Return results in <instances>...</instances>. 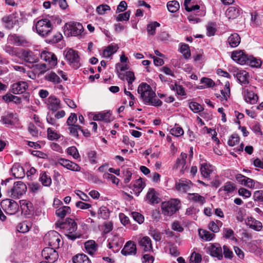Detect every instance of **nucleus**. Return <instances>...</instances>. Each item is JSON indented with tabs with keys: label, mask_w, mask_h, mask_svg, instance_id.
Here are the masks:
<instances>
[{
	"label": "nucleus",
	"mask_w": 263,
	"mask_h": 263,
	"mask_svg": "<svg viewBox=\"0 0 263 263\" xmlns=\"http://www.w3.org/2000/svg\"><path fill=\"white\" fill-rule=\"evenodd\" d=\"M137 91L144 104L151 105L155 107L161 106L162 105V102L160 100L156 99L155 92L147 83H141L138 86Z\"/></svg>",
	"instance_id": "obj_1"
},
{
	"label": "nucleus",
	"mask_w": 263,
	"mask_h": 263,
	"mask_svg": "<svg viewBox=\"0 0 263 263\" xmlns=\"http://www.w3.org/2000/svg\"><path fill=\"white\" fill-rule=\"evenodd\" d=\"M84 31L83 26L80 23L70 22L66 23L64 26V34L67 36L81 37Z\"/></svg>",
	"instance_id": "obj_2"
},
{
	"label": "nucleus",
	"mask_w": 263,
	"mask_h": 263,
	"mask_svg": "<svg viewBox=\"0 0 263 263\" xmlns=\"http://www.w3.org/2000/svg\"><path fill=\"white\" fill-rule=\"evenodd\" d=\"M180 201L177 199H171L161 204L162 213L167 216H171L180 208Z\"/></svg>",
	"instance_id": "obj_3"
},
{
	"label": "nucleus",
	"mask_w": 263,
	"mask_h": 263,
	"mask_svg": "<svg viewBox=\"0 0 263 263\" xmlns=\"http://www.w3.org/2000/svg\"><path fill=\"white\" fill-rule=\"evenodd\" d=\"M56 226L61 229H66L69 233L66 235L69 239L74 240L77 238L75 234H72L77 229V224L73 219L67 218L64 222L58 221L56 223Z\"/></svg>",
	"instance_id": "obj_4"
},
{
	"label": "nucleus",
	"mask_w": 263,
	"mask_h": 263,
	"mask_svg": "<svg viewBox=\"0 0 263 263\" xmlns=\"http://www.w3.org/2000/svg\"><path fill=\"white\" fill-rule=\"evenodd\" d=\"M35 27L38 34L44 37L48 36L53 28L50 20L47 18H43L38 21Z\"/></svg>",
	"instance_id": "obj_5"
},
{
	"label": "nucleus",
	"mask_w": 263,
	"mask_h": 263,
	"mask_svg": "<svg viewBox=\"0 0 263 263\" xmlns=\"http://www.w3.org/2000/svg\"><path fill=\"white\" fill-rule=\"evenodd\" d=\"M1 206L4 212L9 215L15 214L19 209V205L12 199H6L2 200Z\"/></svg>",
	"instance_id": "obj_6"
},
{
	"label": "nucleus",
	"mask_w": 263,
	"mask_h": 263,
	"mask_svg": "<svg viewBox=\"0 0 263 263\" xmlns=\"http://www.w3.org/2000/svg\"><path fill=\"white\" fill-rule=\"evenodd\" d=\"M65 56L69 64L73 68L77 69L81 66L80 58L78 51L69 49L65 52Z\"/></svg>",
	"instance_id": "obj_7"
},
{
	"label": "nucleus",
	"mask_w": 263,
	"mask_h": 263,
	"mask_svg": "<svg viewBox=\"0 0 263 263\" xmlns=\"http://www.w3.org/2000/svg\"><path fill=\"white\" fill-rule=\"evenodd\" d=\"M27 186L22 181L15 182L13 186L8 191L10 193V196L14 198H20L25 194L27 191Z\"/></svg>",
	"instance_id": "obj_8"
},
{
	"label": "nucleus",
	"mask_w": 263,
	"mask_h": 263,
	"mask_svg": "<svg viewBox=\"0 0 263 263\" xmlns=\"http://www.w3.org/2000/svg\"><path fill=\"white\" fill-rule=\"evenodd\" d=\"M44 239L46 242L48 243L49 246L53 248L59 247V243L61 241L59 233L54 231H50L46 234Z\"/></svg>",
	"instance_id": "obj_9"
},
{
	"label": "nucleus",
	"mask_w": 263,
	"mask_h": 263,
	"mask_svg": "<svg viewBox=\"0 0 263 263\" xmlns=\"http://www.w3.org/2000/svg\"><path fill=\"white\" fill-rule=\"evenodd\" d=\"M8 40L12 43L18 46L27 47L31 44L29 41L25 36L19 35L15 33L9 35Z\"/></svg>",
	"instance_id": "obj_10"
},
{
	"label": "nucleus",
	"mask_w": 263,
	"mask_h": 263,
	"mask_svg": "<svg viewBox=\"0 0 263 263\" xmlns=\"http://www.w3.org/2000/svg\"><path fill=\"white\" fill-rule=\"evenodd\" d=\"M250 55L246 54L243 50L235 51L232 53V59L240 65L248 63Z\"/></svg>",
	"instance_id": "obj_11"
},
{
	"label": "nucleus",
	"mask_w": 263,
	"mask_h": 263,
	"mask_svg": "<svg viewBox=\"0 0 263 263\" xmlns=\"http://www.w3.org/2000/svg\"><path fill=\"white\" fill-rule=\"evenodd\" d=\"M42 256L48 261L51 263L54 262L58 258V252L53 248H45L42 252Z\"/></svg>",
	"instance_id": "obj_12"
},
{
	"label": "nucleus",
	"mask_w": 263,
	"mask_h": 263,
	"mask_svg": "<svg viewBox=\"0 0 263 263\" xmlns=\"http://www.w3.org/2000/svg\"><path fill=\"white\" fill-rule=\"evenodd\" d=\"M29 85L25 81H18L11 85V92L15 95L24 93L28 88Z\"/></svg>",
	"instance_id": "obj_13"
},
{
	"label": "nucleus",
	"mask_w": 263,
	"mask_h": 263,
	"mask_svg": "<svg viewBox=\"0 0 263 263\" xmlns=\"http://www.w3.org/2000/svg\"><path fill=\"white\" fill-rule=\"evenodd\" d=\"M41 59L47 62L50 68L57 64L58 60L56 55L52 52L43 51L40 54Z\"/></svg>",
	"instance_id": "obj_14"
},
{
	"label": "nucleus",
	"mask_w": 263,
	"mask_h": 263,
	"mask_svg": "<svg viewBox=\"0 0 263 263\" xmlns=\"http://www.w3.org/2000/svg\"><path fill=\"white\" fill-rule=\"evenodd\" d=\"M208 249L212 257H216L219 260L223 259L222 248L219 243H212L208 248Z\"/></svg>",
	"instance_id": "obj_15"
},
{
	"label": "nucleus",
	"mask_w": 263,
	"mask_h": 263,
	"mask_svg": "<svg viewBox=\"0 0 263 263\" xmlns=\"http://www.w3.org/2000/svg\"><path fill=\"white\" fill-rule=\"evenodd\" d=\"M2 21L5 25V27L8 29H12L18 23V20L14 13L4 16Z\"/></svg>",
	"instance_id": "obj_16"
},
{
	"label": "nucleus",
	"mask_w": 263,
	"mask_h": 263,
	"mask_svg": "<svg viewBox=\"0 0 263 263\" xmlns=\"http://www.w3.org/2000/svg\"><path fill=\"white\" fill-rule=\"evenodd\" d=\"M48 108L53 112L57 111L61 108V101L54 96H50L46 102Z\"/></svg>",
	"instance_id": "obj_17"
},
{
	"label": "nucleus",
	"mask_w": 263,
	"mask_h": 263,
	"mask_svg": "<svg viewBox=\"0 0 263 263\" xmlns=\"http://www.w3.org/2000/svg\"><path fill=\"white\" fill-rule=\"evenodd\" d=\"M17 121V118L12 112H6L1 117V122L6 126L13 125Z\"/></svg>",
	"instance_id": "obj_18"
},
{
	"label": "nucleus",
	"mask_w": 263,
	"mask_h": 263,
	"mask_svg": "<svg viewBox=\"0 0 263 263\" xmlns=\"http://www.w3.org/2000/svg\"><path fill=\"white\" fill-rule=\"evenodd\" d=\"M140 248L145 252H150L152 251V244L151 238L148 236L141 238L139 240Z\"/></svg>",
	"instance_id": "obj_19"
},
{
	"label": "nucleus",
	"mask_w": 263,
	"mask_h": 263,
	"mask_svg": "<svg viewBox=\"0 0 263 263\" xmlns=\"http://www.w3.org/2000/svg\"><path fill=\"white\" fill-rule=\"evenodd\" d=\"M243 97L246 102L251 104H255L258 100L257 95L248 89H245Z\"/></svg>",
	"instance_id": "obj_20"
},
{
	"label": "nucleus",
	"mask_w": 263,
	"mask_h": 263,
	"mask_svg": "<svg viewBox=\"0 0 263 263\" xmlns=\"http://www.w3.org/2000/svg\"><path fill=\"white\" fill-rule=\"evenodd\" d=\"M187 158V154L186 153H181L180 157L177 158L176 163L174 165V168H180V172L183 174L185 170L186 169V159Z\"/></svg>",
	"instance_id": "obj_21"
},
{
	"label": "nucleus",
	"mask_w": 263,
	"mask_h": 263,
	"mask_svg": "<svg viewBox=\"0 0 263 263\" xmlns=\"http://www.w3.org/2000/svg\"><path fill=\"white\" fill-rule=\"evenodd\" d=\"M136 252V246L132 241H127L121 251L122 254L125 256L135 255Z\"/></svg>",
	"instance_id": "obj_22"
},
{
	"label": "nucleus",
	"mask_w": 263,
	"mask_h": 263,
	"mask_svg": "<svg viewBox=\"0 0 263 263\" xmlns=\"http://www.w3.org/2000/svg\"><path fill=\"white\" fill-rule=\"evenodd\" d=\"M238 81L242 85H246L249 84V74L245 70H240L235 74Z\"/></svg>",
	"instance_id": "obj_23"
},
{
	"label": "nucleus",
	"mask_w": 263,
	"mask_h": 263,
	"mask_svg": "<svg viewBox=\"0 0 263 263\" xmlns=\"http://www.w3.org/2000/svg\"><path fill=\"white\" fill-rule=\"evenodd\" d=\"M24 60L28 63H34L38 62V57L30 50H24L22 53Z\"/></svg>",
	"instance_id": "obj_24"
},
{
	"label": "nucleus",
	"mask_w": 263,
	"mask_h": 263,
	"mask_svg": "<svg viewBox=\"0 0 263 263\" xmlns=\"http://www.w3.org/2000/svg\"><path fill=\"white\" fill-rule=\"evenodd\" d=\"M246 223L249 228L256 231H260L262 228V223L252 217L248 218Z\"/></svg>",
	"instance_id": "obj_25"
},
{
	"label": "nucleus",
	"mask_w": 263,
	"mask_h": 263,
	"mask_svg": "<svg viewBox=\"0 0 263 263\" xmlns=\"http://www.w3.org/2000/svg\"><path fill=\"white\" fill-rule=\"evenodd\" d=\"M240 41L241 38L239 34L237 33H234L229 36L227 40V43L231 47L235 48L239 45Z\"/></svg>",
	"instance_id": "obj_26"
},
{
	"label": "nucleus",
	"mask_w": 263,
	"mask_h": 263,
	"mask_svg": "<svg viewBox=\"0 0 263 263\" xmlns=\"http://www.w3.org/2000/svg\"><path fill=\"white\" fill-rule=\"evenodd\" d=\"M188 199L192 202L202 205L205 202V198L198 193H189Z\"/></svg>",
	"instance_id": "obj_27"
},
{
	"label": "nucleus",
	"mask_w": 263,
	"mask_h": 263,
	"mask_svg": "<svg viewBox=\"0 0 263 263\" xmlns=\"http://www.w3.org/2000/svg\"><path fill=\"white\" fill-rule=\"evenodd\" d=\"M13 176L16 178H21L25 176V172L23 167L18 164H15L11 168Z\"/></svg>",
	"instance_id": "obj_28"
},
{
	"label": "nucleus",
	"mask_w": 263,
	"mask_h": 263,
	"mask_svg": "<svg viewBox=\"0 0 263 263\" xmlns=\"http://www.w3.org/2000/svg\"><path fill=\"white\" fill-rule=\"evenodd\" d=\"M236 189V187L234 183L230 181H227L219 189V192L224 191L226 194L229 195L235 191Z\"/></svg>",
	"instance_id": "obj_29"
},
{
	"label": "nucleus",
	"mask_w": 263,
	"mask_h": 263,
	"mask_svg": "<svg viewBox=\"0 0 263 263\" xmlns=\"http://www.w3.org/2000/svg\"><path fill=\"white\" fill-rule=\"evenodd\" d=\"M192 183L191 181H181L176 184V188L177 191L183 193H186L191 187Z\"/></svg>",
	"instance_id": "obj_30"
},
{
	"label": "nucleus",
	"mask_w": 263,
	"mask_h": 263,
	"mask_svg": "<svg viewBox=\"0 0 263 263\" xmlns=\"http://www.w3.org/2000/svg\"><path fill=\"white\" fill-rule=\"evenodd\" d=\"M119 47L117 44H111L103 50V56L105 58H109L116 53Z\"/></svg>",
	"instance_id": "obj_31"
},
{
	"label": "nucleus",
	"mask_w": 263,
	"mask_h": 263,
	"mask_svg": "<svg viewBox=\"0 0 263 263\" xmlns=\"http://www.w3.org/2000/svg\"><path fill=\"white\" fill-rule=\"evenodd\" d=\"M110 211L105 206L100 207L98 210L97 217L98 219L106 220L109 217Z\"/></svg>",
	"instance_id": "obj_32"
},
{
	"label": "nucleus",
	"mask_w": 263,
	"mask_h": 263,
	"mask_svg": "<svg viewBox=\"0 0 263 263\" xmlns=\"http://www.w3.org/2000/svg\"><path fill=\"white\" fill-rule=\"evenodd\" d=\"M71 213V209L68 206H63L55 211V215L60 218L63 219L68 214Z\"/></svg>",
	"instance_id": "obj_33"
},
{
	"label": "nucleus",
	"mask_w": 263,
	"mask_h": 263,
	"mask_svg": "<svg viewBox=\"0 0 263 263\" xmlns=\"http://www.w3.org/2000/svg\"><path fill=\"white\" fill-rule=\"evenodd\" d=\"M200 170L201 175L205 178H209L213 171L212 166L206 163L201 164Z\"/></svg>",
	"instance_id": "obj_34"
},
{
	"label": "nucleus",
	"mask_w": 263,
	"mask_h": 263,
	"mask_svg": "<svg viewBox=\"0 0 263 263\" xmlns=\"http://www.w3.org/2000/svg\"><path fill=\"white\" fill-rule=\"evenodd\" d=\"M146 198L151 204L158 203L159 198L156 196L154 189H150L146 194Z\"/></svg>",
	"instance_id": "obj_35"
},
{
	"label": "nucleus",
	"mask_w": 263,
	"mask_h": 263,
	"mask_svg": "<svg viewBox=\"0 0 263 263\" xmlns=\"http://www.w3.org/2000/svg\"><path fill=\"white\" fill-rule=\"evenodd\" d=\"M85 248L89 254L92 255L97 250V245L95 241L89 240L85 243Z\"/></svg>",
	"instance_id": "obj_36"
},
{
	"label": "nucleus",
	"mask_w": 263,
	"mask_h": 263,
	"mask_svg": "<svg viewBox=\"0 0 263 263\" xmlns=\"http://www.w3.org/2000/svg\"><path fill=\"white\" fill-rule=\"evenodd\" d=\"M93 120L97 121H103L105 122H110L111 120V114L108 112L99 113L93 117Z\"/></svg>",
	"instance_id": "obj_37"
},
{
	"label": "nucleus",
	"mask_w": 263,
	"mask_h": 263,
	"mask_svg": "<svg viewBox=\"0 0 263 263\" xmlns=\"http://www.w3.org/2000/svg\"><path fill=\"white\" fill-rule=\"evenodd\" d=\"M39 180L45 186H49L52 182L50 177L45 172L41 173Z\"/></svg>",
	"instance_id": "obj_38"
},
{
	"label": "nucleus",
	"mask_w": 263,
	"mask_h": 263,
	"mask_svg": "<svg viewBox=\"0 0 263 263\" xmlns=\"http://www.w3.org/2000/svg\"><path fill=\"white\" fill-rule=\"evenodd\" d=\"M73 263H90L87 256L85 254H78L74 256L72 258Z\"/></svg>",
	"instance_id": "obj_39"
},
{
	"label": "nucleus",
	"mask_w": 263,
	"mask_h": 263,
	"mask_svg": "<svg viewBox=\"0 0 263 263\" xmlns=\"http://www.w3.org/2000/svg\"><path fill=\"white\" fill-rule=\"evenodd\" d=\"M45 79L54 84H58L61 82L60 78L54 72H51L47 74L45 76Z\"/></svg>",
	"instance_id": "obj_40"
},
{
	"label": "nucleus",
	"mask_w": 263,
	"mask_h": 263,
	"mask_svg": "<svg viewBox=\"0 0 263 263\" xmlns=\"http://www.w3.org/2000/svg\"><path fill=\"white\" fill-rule=\"evenodd\" d=\"M160 26L157 22H152L147 26L146 30L148 35H154L156 33V29Z\"/></svg>",
	"instance_id": "obj_41"
},
{
	"label": "nucleus",
	"mask_w": 263,
	"mask_h": 263,
	"mask_svg": "<svg viewBox=\"0 0 263 263\" xmlns=\"http://www.w3.org/2000/svg\"><path fill=\"white\" fill-rule=\"evenodd\" d=\"M199 235L202 239L206 241H210L212 240L215 236V235L213 233H211L204 230H199Z\"/></svg>",
	"instance_id": "obj_42"
},
{
	"label": "nucleus",
	"mask_w": 263,
	"mask_h": 263,
	"mask_svg": "<svg viewBox=\"0 0 263 263\" xmlns=\"http://www.w3.org/2000/svg\"><path fill=\"white\" fill-rule=\"evenodd\" d=\"M20 206L23 211H28L31 212L33 210L32 203L26 200H21L20 201Z\"/></svg>",
	"instance_id": "obj_43"
},
{
	"label": "nucleus",
	"mask_w": 263,
	"mask_h": 263,
	"mask_svg": "<svg viewBox=\"0 0 263 263\" xmlns=\"http://www.w3.org/2000/svg\"><path fill=\"white\" fill-rule=\"evenodd\" d=\"M167 7L170 12L175 13L179 10L180 5L177 1L174 0L168 2L167 4Z\"/></svg>",
	"instance_id": "obj_44"
},
{
	"label": "nucleus",
	"mask_w": 263,
	"mask_h": 263,
	"mask_svg": "<svg viewBox=\"0 0 263 263\" xmlns=\"http://www.w3.org/2000/svg\"><path fill=\"white\" fill-rule=\"evenodd\" d=\"M133 186L137 195L138 196L139 193L142 192V190L144 187V184L141 178H139L135 181Z\"/></svg>",
	"instance_id": "obj_45"
},
{
	"label": "nucleus",
	"mask_w": 263,
	"mask_h": 263,
	"mask_svg": "<svg viewBox=\"0 0 263 263\" xmlns=\"http://www.w3.org/2000/svg\"><path fill=\"white\" fill-rule=\"evenodd\" d=\"M180 52L183 54L184 58L188 59L191 57V52L189 46L187 44H182L180 47Z\"/></svg>",
	"instance_id": "obj_46"
},
{
	"label": "nucleus",
	"mask_w": 263,
	"mask_h": 263,
	"mask_svg": "<svg viewBox=\"0 0 263 263\" xmlns=\"http://www.w3.org/2000/svg\"><path fill=\"white\" fill-rule=\"evenodd\" d=\"M226 14L229 18H235L239 14V10L235 7H230L227 9Z\"/></svg>",
	"instance_id": "obj_47"
},
{
	"label": "nucleus",
	"mask_w": 263,
	"mask_h": 263,
	"mask_svg": "<svg viewBox=\"0 0 263 263\" xmlns=\"http://www.w3.org/2000/svg\"><path fill=\"white\" fill-rule=\"evenodd\" d=\"M189 107L195 113H199L204 109V108L200 104L195 102H190Z\"/></svg>",
	"instance_id": "obj_48"
},
{
	"label": "nucleus",
	"mask_w": 263,
	"mask_h": 263,
	"mask_svg": "<svg viewBox=\"0 0 263 263\" xmlns=\"http://www.w3.org/2000/svg\"><path fill=\"white\" fill-rule=\"evenodd\" d=\"M247 65L253 67L258 68L261 66V61L260 59L255 58L252 55H250Z\"/></svg>",
	"instance_id": "obj_49"
},
{
	"label": "nucleus",
	"mask_w": 263,
	"mask_h": 263,
	"mask_svg": "<svg viewBox=\"0 0 263 263\" xmlns=\"http://www.w3.org/2000/svg\"><path fill=\"white\" fill-rule=\"evenodd\" d=\"M202 260L201 255L194 251L190 257V263H200Z\"/></svg>",
	"instance_id": "obj_50"
},
{
	"label": "nucleus",
	"mask_w": 263,
	"mask_h": 263,
	"mask_svg": "<svg viewBox=\"0 0 263 263\" xmlns=\"http://www.w3.org/2000/svg\"><path fill=\"white\" fill-rule=\"evenodd\" d=\"M47 137L50 140H57L60 138V135L55 132L51 128L47 129Z\"/></svg>",
	"instance_id": "obj_51"
},
{
	"label": "nucleus",
	"mask_w": 263,
	"mask_h": 263,
	"mask_svg": "<svg viewBox=\"0 0 263 263\" xmlns=\"http://www.w3.org/2000/svg\"><path fill=\"white\" fill-rule=\"evenodd\" d=\"M68 129L70 132V134L71 135L74 137L78 138L79 134L78 131L81 130V126L79 125H74L70 126L68 127Z\"/></svg>",
	"instance_id": "obj_52"
},
{
	"label": "nucleus",
	"mask_w": 263,
	"mask_h": 263,
	"mask_svg": "<svg viewBox=\"0 0 263 263\" xmlns=\"http://www.w3.org/2000/svg\"><path fill=\"white\" fill-rule=\"evenodd\" d=\"M223 236L227 239L236 240L234 237V233L233 230L229 228H224L223 230Z\"/></svg>",
	"instance_id": "obj_53"
},
{
	"label": "nucleus",
	"mask_w": 263,
	"mask_h": 263,
	"mask_svg": "<svg viewBox=\"0 0 263 263\" xmlns=\"http://www.w3.org/2000/svg\"><path fill=\"white\" fill-rule=\"evenodd\" d=\"M170 133L174 136L179 137L184 134V131L181 127L176 124L175 126L171 129Z\"/></svg>",
	"instance_id": "obj_54"
},
{
	"label": "nucleus",
	"mask_w": 263,
	"mask_h": 263,
	"mask_svg": "<svg viewBox=\"0 0 263 263\" xmlns=\"http://www.w3.org/2000/svg\"><path fill=\"white\" fill-rule=\"evenodd\" d=\"M239 142V137L236 134H232L228 141V144L230 146H233Z\"/></svg>",
	"instance_id": "obj_55"
},
{
	"label": "nucleus",
	"mask_w": 263,
	"mask_h": 263,
	"mask_svg": "<svg viewBox=\"0 0 263 263\" xmlns=\"http://www.w3.org/2000/svg\"><path fill=\"white\" fill-rule=\"evenodd\" d=\"M131 215L133 219L138 223L141 224L144 222V217L141 214L137 212H133Z\"/></svg>",
	"instance_id": "obj_56"
},
{
	"label": "nucleus",
	"mask_w": 263,
	"mask_h": 263,
	"mask_svg": "<svg viewBox=\"0 0 263 263\" xmlns=\"http://www.w3.org/2000/svg\"><path fill=\"white\" fill-rule=\"evenodd\" d=\"M17 230L20 233H25L29 231V227L26 222H23L17 225Z\"/></svg>",
	"instance_id": "obj_57"
},
{
	"label": "nucleus",
	"mask_w": 263,
	"mask_h": 263,
	"mask_svg": "<svg viewBox=\"0 0 263 263\" xmlns=\"http://www.w3.org/2000/svg\"><path fill=\"white\" fill-rule=\"evenodd\" d=\"M65 168L72 171L80 172L81 171V167L78 164L70 160Z\"/></svg>",
	"instance_id": "obj_58"
},
{
	"label": "nucleus",
	"mask_w": 263,
	"mask_h": 263,
	"mask_svg": "<svg viewBox=\"0 0 263 263\" xmlns=\"http://www.w3.org/2000/svg\"><path fill=\"white\" fill-rule=\"evenodd\" d=\"M130 15V11L128 10L125 13L119 14L116 17L117 21H128Z\"/></svg>",
	"instance_id": "obj_59"
},
{
	"label": "nucleus",
	"mask_w": 263,
	"mask_h": 263,
	"mask_svg": "<svg viewBox=\"0 0 263 263\" xmlns=\"http://www.w3.org/2000/svg\"><path fill=\"white\" fill-rule=\"evenodd\" d=\"M67 153L72 156L74 159H78L80 157L78 151L75 146L69 147L67 149Z\"/></svg>",
	"instance_id": "obj_60"
},
{
	"label": "nucleus",
	"mask_w": 263,
	"mask_h": 263,
	"mask_svg": "<svg viewBox=\"0 0 263 263\" xmlns=\"http://www.w3.org/2000/svg\"><path fill=\"white\" fill-rule=\"evenodd\" d=\"M223 253L222 254L224 257L227 259H231L233 257V252L226 245L223 246Z\"/></svg>",
	"instance_id": "obj_61"
},
{
	"label": "nucleus",
	"mask_w": 263,
	"mask_h": 263,
	"mask_svg": "<svg viewBox=\"0 0 263 263\" xmlns=\"http://www.w3.org/2000/svg\"><path fill=\"white\" fill-rule=\"evenodd\" d=\"M110 8L107 5H101L97 7L96 11L98 14H104L106 11L110 10Z\"/></svg>",
	"instance_id": "obj_62"
},
{
	"label": "nucleus",
	"mask_w": 263,
	"mask_h": 263,
	"mask_svg": "<svg viewBox=\"0 0 263 263\" xmlns=\"http://www.w3.org/2000/svg\"><path fill=\"white\" fill-rule=\"evenodd\" d=\"M77 120V115L75 113H71L70 116L67 120L66 123L69 126L74 125Z\"/></svg>",
	"instance_id": "obj_63"
},
{
	"label": "nucleus",
	"mask_w": 263,
	"mask_h": 263,
	"mask_svg": "<svg viewBox=\"0 0 263 263\" xmlns=\"http://www.w3.org/2000/svg\"><path fill=\"white\" fill-rule=\"evenodd\" d=\"M28 129L30 134L33 137L38 136V130L35 126L32 123H30L28 125Z\"/></svg>",
	"instance_id": "obj_64"
}]
</instances>
